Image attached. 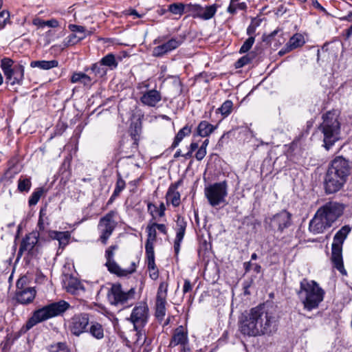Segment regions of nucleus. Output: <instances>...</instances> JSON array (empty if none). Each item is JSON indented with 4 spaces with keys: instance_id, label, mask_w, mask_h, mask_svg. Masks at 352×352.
Segmentation results:
<instances>
[{
    "instance_id": "obj_1",
    "label": "nucleus",
    "mask_w": 352,
    "mask_h": 352,
    "mask_svg": "<svg viewBox=\"0 0 352 352\" xmlns=\"http://www.w3.org/2000/svg\"><path fill=\"white\" fill-rule=\"evenodd\" d=\"M276 320L273 313L259 305L243 314L239 324L240 332L250 337L270 335L276 331Z\"/></svg>"
},
{
    "instance_id": "obj_7",
    "label": "nucleus",
    "mask_w": 352,
    "mask_h": 352,
    "mask_svg": "<svg viewBox=\"0 0 352 352\" xmlns=\"http://www.w3.org/2000/svg\"><path fill=\"white\" fill-rule=\"evenodd\" d=\"M204 193L210 206H219L226 201L228 195L227 183L223 181L211 184L205 188Z\"/></svg>"
},
{
    "instance_id": "obj_42",
    "label": "nucleus",
    "mask_w": 352,
    "mask_h": 352,
    "mask_svg": "<svg viewBox=\"0 0 352 352\" xmlns=\"http://www.w3.org/2000/svg\"><path fill=\"white\" fill-rule=\"evenodd\" d=\"M46 208H42L39 212V219L38 221L37 227L38 228V231H35L36 232L40 233V236H42L44 231H45V218L47 220V217H46Z\"/></svg>"
},
{
    "instance_id": "obj_29",
    "label": "nucleus",
    "mask_w": 352,
    "mask_h": 352,
    "mask_svg": "<svg viewBox=\"0 0 352 352\" xmlns=\"http://www.w3.org/2000/svg\"><path fill=\"white\" fill-rule=\"evenodd\" d=\"M58 63L56 60H34L30 63L31 67H38L41 69H50L54 67H56Z\"/></svg>"
},
{
    "instance_id": "obj_19",
    "label": "nucleus",
    "mask_w": 352,
    "mask_h": 352,
    "mask_svg": "<svg viewBox=\"0 0 352 352\" xmlns=\"http://www.w3.org/2000/svg\"><path fill=\"white\" fill-rule=\"evenodd\" d=\"M36 294V292L34 287H27L25 289L16 290V299L21 304H29L33 301Z\"/></svg>"
},
{
    "instance_id": "obj_4",
    "label": "nucleus",
    "mask_w": 352,
    "mask_h": 352,
    "mask_svg": "<svg viewBox=\"0 0 352 352\" xmlns=\"http://www.w3.org/2000/svg\"><path fill=\"white\" fill-rule=\"evenodd\" d=\"M69 307L67 302L59 300L34 311L32 317L27 322V329H30L38 323L63 314Z\"/></svg>"
},
{
    "instance_id": "obj_47",
    "label": "nucleus",
    "mask_w": 352,
    "mask_h": 352,
    "mask_svg": "<svg viewBox=\"0 0 352 352\" xmlns=\"http://www.w3.org/2000/svg\"><path fill=\"white\" fill-rule=\"evenodd\" d=\"M168 283L166 281H163L160 284V286L157 292V298H166L168 292Z\"/></svg>"
},
{
    "instance_id": "obj_35",
    "label": "nucleus",
    "mask_w": 352,
    "mask_h": 352,
    "mask_svg": "<svg viewBox=\"0 0 352 352\" xmlns=\"http://www.w3.org/2000/svg\"><path fill=\"white\" fill-rule=\"evenodd\" d=\"M190 132V128H189L188 126H185L184 127L181 129L176 135L175 140L171 145V148H176L179 145L180 142L184 139V138L187 135H189Z\"/></svg>"
},
{
    "instance_id": "obj_45",
    "label": "nucleus",
    "mask_w": 352,
    "mask_h": 352,
    "mask_svg": "<svg viewBox=\"0 0 352 352\" xmlns=\"http://www.w3.org/2000/svg\"><path fill=\"white\" fill-rule=\"evenodd\" d=\"M43 192H44V190L42 188H38L34 192H33V193L32 194V195L30 197V199H29V201H28L29 205L30 206L36 205L38 203V201H39L41 196L43 195Z\"/></svg>"
},
{
    "instance_id": "obj_58",
    "label": "nucleus",
    "mask_w": 352,
    "mask_h": 352,
    "mask_svg": "<svg viewBox=\"0 0 352 352\" xmlns=\"http://www.w3.org/2000/svg\"><path fill=\"white\" fill-rule=\"evenodd\" d=\"M239 0H231L230 3L227 9L228 12L230 14H234L236 12V6L235 3H237Z\"/></svg>"
},
{
    "instance_id": "obj_22",
    "label": "nucleus",
    "mask_w": 352,
    "mask_h": 352,
    "mask_svg": "<svg viewBox=\"0 0 352 352\" xmlns=\"http://www.w3.org/2000/svg\"><path fill=\"white\" fill-rule=\"evenodd\" d=\"M148 270L149 276L153 280H156L159 276L158 269L155 263V252L153 251H146Z\"/></svg>"
},
{
    "instance_id": "obj_2",
    "label": "nucleus",
    "mask_w": 352,
    "mask_h": 352,
    "mask_svg": "<svg viewBox=\"0 0 352 352\" xmlns=\"http://www.w3.org/2000/svg\"><path fill=\"white\" fill-rule=\"evenodd\" d=\"M325 292L319 284L313 280L303 278L300 283L297 295L307 311L317 309L323 301Z\"/></svg>"
},
{
    "instance_id": "obj_16",
    "label": "nucleus",
    "mask_w": 352,
    "mask_h": 352,
    "mask_svg": "<svg viewBox=\"0 0 352 352\" xmlns=\"http://www.w3.org/2000/svg\"><path fill=\"white\" fill-rule=\"evenodd\" d=\"M330 227H331V224L326 220V218H324L323 214L318 210L314 217L309 222V230L314 234H318L323 233Z\"/></svg>"
},
{
    "instance_id": "obj_49",
    "label": "nucleus",
    "mask_w": 352,
    "mask_h": 352,
    "mask_svg": "<svg viewBox=\"0 0 352 352\" xmlns=\"http://www.w3.org/2000/svg\"><path fill=\"white\" fill-rule=\"evenodd\" d=\"M254 41H255L254 37H253V36L249 37L241 47L239 52L241 54H243V53H245V52H248L252 47V45L254 43Z\"/></svg>"
},
{
    "instance_id": "obj_21",
    "label": "nucleus",
    "mask_w": 352,
    "mask_h": 352,
    "mask_svg": "<svg viewBox=\"0 0 352 352\" xmlns=\"http://www.w3.org/2000/svg\"><path fill=\"white\" fill-rule=\"evenodd\" d=\"M334 166L337 167L338 170L342 177H349L350 175L351 166L348 160L342 156L336 157L332 160Z\"/></svg>"
},
{
    "instance_id": "obj_39",
    "label": "nucleus",
    "mask_w": 352,
    "mask_h": 352,
    "mask_svg": "<svg viewBox=\"0 0 352 352\" xmlns=\"http://www.w3.org/2000/svg\"><path fill=\"white\" fill-rule=\"evenodd\" d=\"M148 210L150 214L154 217L153 212L155 211L159 217H162L165 215L166 207L164 203H161L159 207H157L152 203H148L147 205Z\"/></svg>"
},
{
    "instance_id": "obj_34",
    "label": "nucleus",
    "mask_w": 352,
    "mask_h": 352,
    "mask_svg": "<svg viewBox=\"0 0 352 352\" xmlns=\"http://www.w3.org/2000/svg\"><path fill=\"white\" fill-rule=\"evenodd\" d=\"M71 82L72 83L80 82L84 85H89L91 82V79L87 74L78 72L73 74L71 78Z\"/></svg>"
},
{
    "instance_id": "obj_64",
    "label": "nucleus",
    "mask_w": 352,
    "mask_h": 352,
    "mask_svg": "<svg viewBox=\"0 0 352 352\" xmlns=\"http://www.w3.org/2000/svg\"><path fill=\"white\" fill-rule=\"evenodd\" d=\"M125 14L133 16L134 18H141L142 15L140 14L135 10H129L125 11Z\"/></svg>"
},
{
    "instance_id": "obj_36",
    "label": "nucleus",
    "mask_w": 352,
    "mask_h": 352,
    "mask_svg": "<svg viewBox=\"0 0 352 352\" xmlns=\"http://www.w3.org/2000/svg\"><path fill=\"white\" fill-rule=\"evenodd\" d=\"M30 177L21 176L18 180V190L21 192H28L31 188Z\"/></svg>"
},
{
    "instance_id": "obj_25",
    "label": "nucleus",
    "mask_w": 352,
    "mask_h": 352,
    "mask_svg": "<svg viewBox=\"0 0 352 352\" xmlns=\"http://www.w3.org/2000/svg\"><path fill=\"white\" fill-rule=\"evenodd\" d=\"M64 284L67 292L72 294H76L83 289L81 283L76 278L72 276L67 277Z\"/></svg>"
},
{
    "instance_id": "obj_5",
    "label": "nucleus",
    "mask_w": 352,
    "mask_h": 352,
    "mask_svg": "<svg viewBox=\"0 0 352 352\" xmlns=\"http://www.w3.org/2000/svg\"><path fill=\"white\" fill-rule=\"evenodd\" d=\"M351 232V227L349 225L342 226L334 235L331 244V260L333 267L342 274H346L344 267L342 259V246L344 241Z\"/></svg>"
},
{
    "instance_id": "obj_3",
    "label": "nucleus",
    "mask_w": 352,
    "mask_h": 352,
    "mask_svg": "<svg viewBox=\"0 0 352 352\" xmlns=\"http://www.w3.org/2000/svg\"><path fill=\"white\" fill-rule=\"evenodd\" d=\"M323 122L318 127L323 134L324 147L329 150L339 140L340 123L336 111H328L322 116Z\"/></svg>"
},
{
    "instance_id": "obj_27",
    "label": "nucleus",
    "mask_w": 352,
    "mask_h": 352,
    "mask_svg": "<svg viewBox=\"0 0 352 352\" xmlns=\"http://www.w3.org/2000/svg\"><path fill=\"white\" fill-rule=\"evenodd\" d=\"M218 8L219 6L216 3L206 7L201 6L199 19L204 21L211 19L215 15Z\"/></svg>"
},
{
    "instance_id": "obj_32",
    "label": "nucleus",
    "mask_w": 352,
    "mask_h": 352,
    "mask_svg": "<svg viewBox=\"0 0 352 352\" xmlns=\"http://www.w3.org/2000/svg\"><path fill=\"white\" fill-rule=\"evenodd\" d=\"M176 225H177V234H176V238L175 241H177L178 242H182L186 231V222L185 221L184 219L178 217L176 221Z\"/></svg>"
},
{
    "instance_id": "obj_54",
    "label": "nucleus",
    "mask_w": 352,
    "mask_h": 352,
    "mask_svg": "<svg viewBox=\"0 0 352 352\" xmlns=\"http://www.w3.org/2000/svg\"><path fill=\"white\" fill-rule=\"evenodd\" d=\"M118 249V245H111L108 249L105 251V258L107 259V262L113 261L114 256V250Z\"/></svg>"
},
{
    "instance_id": "obj_46",
    "label": "nucleus",
    "mask_w": 352,
    "mask_h": 352,
    "mask_svg": "<svg viewBox=\"0 0 352 352\" xmlns=\"http://www.w3.org/2000/svg\"><path fill=\"white\" fill-rule=\"evenodd\" d=\"M50 352H70V351L66 343L57 342L50 346Z\"/></svg>"
},
{
    "instance_id": "obj_53",
    "label": "nucleus",
    "mask_w": 352,
    "mask_h": 352,
    "mask_svg": "<svg viewBox=\"0 0 352 352\" xmlns=\"http://www.w3.org/2000/svg\"><path fill=\"white\" fill-rule=\"evenodd\" d=\"M327 172L333 175V176L337 177L339 179H341L342 180H345L346 182L347 177H342L341 174L340 173V171L338 170L337 167L334 166V164L331 162V164L327 170Z\"/></svg>"
},
{
    "instance_id": "obj_28",
    "label": "nucleus",
    "mask_w": 352,
    "mask_h": 352,
    "mask_svg": "<svg viewBox=\"0 0 352 352\" xmlns=\"http://www.w3.org/2000/svg\"><path fill=\"white\" fill-rule=\"evenodd\" d=\"M217 128L207 121H201L197 126L198 135L201 137L210 135Z\"/></svg>"
},
{
    "instance_id": "obj_57",
    "label": "nucleus",
    "mask_w": 352,
    "mask_h": 352,
    "mask_svg": "<svg viewBox=\"0 0 352 352\" xmlns=\"http://www.w3.org/2000/svg\"><path fill=\"white\" fill-rule=\"evenodd\" d=\"M206 155V149L199 147L195 154V157L198 161H201Z\"/></svg>"
},
{
    "instance_id": "obj_17",
    "label": "nucleus",
    "mask_w": 352,
    "mask_h": 352,
    "mask_svg": "<svg viewBox=\"0 0 352 352\" xmlns=\"http://www.w3.org/2000/svg\"><path fill=\"white\" fill-rule=\"evenodd\" d=\"M140 102L145 106L155 107L162 100V94L157 89H150L142 92Z\"/></svg>"
},
{
    "instance_id": "obj_18",
    "label": "nucleus",
    "mask_w": 352,
    "mask_h": 352,
    "mask_svg": "<svg viewBox=\"0 0 352 352\" xmlns=\"http://www.w3.org/2000/svg\"><path fill=\"white\" fill-rule=\"evenodd\" d=\"M346 183L345 180L338 178L327 172L324 179V189L327 194H332L339 191Z\"/></svg>"
},
{
    "instance_id": "obj_6",
    "label": "nucleus",
    "mask_w": 352,
    "mask_h": 352,
    "mask_svg": "<svg viewBox=\"0 0 352 352\" xmlns=\"http://www.w3.org/2000/svg\"><path fill=\"white\" fill-rule=\"evenodd\" d=\"M14 61L10 58H3L1 60V68L6 77V83L11 85L23 83L25 68L23 65L18 64L13 67Z\"/></svg>"
},
{
    "instance_id": "obj_30",
    "label": "nucleus",
    "mask_w": 352,
    "mask_h": 352,
    "mask_svg": "<svg viewBox=\"0 0 352 352\" xmlns=\"http://www.w3.org/2000/svg\"><path fill=\"white\" fill-rule=\"evenodd\" d=\"M166 298H157L155 302V316L159 320H162L166 315Z\"/></svg>"
},
{
    "instance_id": "obj_10",
    "label": "nucleus",
    "mask_w": 352,
    "mask_h": 352,
    "mask_svg": "<svg viewBox=\"0 0 352 352\" xmlns=\"http://www.w3.org/2000/svg\"><path fill=\"white\" fill-rule=\"evenodd\" d=\"M290 224L291 214L286 210H283L272 217H266L264 221L265 228L268 231L282 232Z\"/></svg>"
},
{
    "instance_id": "obj_23",
    "label": "nucleus",
    "mask_w": 352,
    "mask_h": 352,
    "mask_svg": "<svg viewBox=\"0 0 352 352\" xmlns=\"http://www.w3.org/2000/svg\"><path fill=\"white\" fill-rule=\"evenodd\" d=\"M147 240L145 245L146 251L154 250V243L157 238L156 228L154 223H150L146 227Z\"/></svg>"
},
{
    "instance_id": "obj_44",
    "label": "nucleus",
    "mask_w": 352,
    "mask_h": 352,
    "mask_svg": "<svg viewBox=\"0 0 352 352\" xmlns=\"http://www.w3.org/2000/svg\"><path fill=\"white\" fill-rule=\"evenodd\" d=\"M91 70L95 74V75L100 77H102L107 74V70L100 61L92 65Z\"/></svg>"
},
{
    "instance_id": "obj_61",
    "label": "nucleus",
    "mask_w": 352,
    "mask_h": 352,
    "mask_svg": "<svg viewBox=\"0 0 352 352\" xmlns=\"http://www.w3.org/2000/svg\"><path fill=\"white\" fill-rule=\"evenodd\" d=\"M59 25L58 21L56 19H52L48 21H45V26L50 28H56Z\"/></svg>"
},
{
    "instance_id": "obj_43",
    "label": "nucleus",
    "mask_w": 352,
    "mask_h": 352,
    "mask_svg": "<svg viewBox=\"0 0 352 352\" xmlns=\"http://www.w3.org/2000/svg\"><path fill=\"white\" fill-rule=\"evenodd\" d=\"M233 103L231 100H226L221 106L217 109V113H220L223 117H226L232 112Z\"/></svg>"
},
{
    "instance_id": "obj_9",
    "label": "nucleus",
    "mask_w": 352,
    "mask_h": 352,
    "mask_svg": "<svg viewBox=\"0 0 352 352\" xmlns=\"http://www.w3.org/2000/svg\"><path fill=\"white\" fill-rule=\"evenodd\" d=\"M135 294L134 289L124 292L120 284H112L107 289V298L109 302L115 306L124 305L129 300L133 298Z\"/></svg>"
},
{
    "instance_id": "obj_51",
    "label": "nucleus",
    "mask_w": 352,
    "mask_h": 352,
    "mask_svg": "<svg viewBox=\"0 0 352 352\" xmlns=\"http://www.w3.org/2000/svg\"><path fill=\"white\" fill-rule=\"evenodd\" d=\"M253 58V56L250 54H247L241 58H239L235 63V66L236 68H240L243 67L245 65L250 63Z\"/></svg>"
},
{
    "instance_id": "obj_26",
    "label": "nucleus",
    "mask_w": 352,
    "mask_h": 352,
    "mask_svg": "<svg viewBox=\"0 0 352 352\" xmlns=\"http://www.w3.org/2000/svg\"><path fill=\"white\" fill-rule=\"evenodd\" d=\"M48 236L52 239H56L58 241L60 246H65L69 240L70 234L69 232H58L50 230L48 232Z\"/></svg>"
},
{
    "instance_id": "obj_11",
    "label": "nucleus",
    "mask_w": 352,
    "mask_h": 352,
    "mask_svg": "<svg viewBox=\"0 0 352 352\" xmlns=\"http://www.w3.org/2000/svg\"><path fill=\"white\" fill-rule=\"evenodd\" d=\"M39 232H32L26 234L21 241L18 256H21L24 253L31 256H36L39 252Z\"/></svg>"
},
{
    "instance_id": "obj_8",
    "label": "nucleus",
    "mask_w": 352,
    "mask_h": 352,
    "mask_svg": "<svg viewBox=\"0 0 352 352\" xmlns=\"http://www.w3.org/2000/svg\"><path fill=\"white\" fill-rule=\"evenodd\" d=\"M117 214V211L111 210L100 218L98 222V231L100 234L99 240L104 245L107 244L108 239L111 236L118 225V223L114 219Z\"/></svg>"
},
{
    "instance_id": "obj_56",
    "label": "nucleus",
    "mask_w": 352,
    "mask_h": 352,
    "mask_svg": "<svg viewBox=\"0 0 352 352\" xmlns=\"http://www.w3.org/2000/svg\"><path fill=\"white\" fill-rule=\"evenodd\" d=\"M69 29L73 32H80L83 33L85 31V28L81 25H77L74 24H71L69 25Z\"/></svg>"
},
{
    "instance_id": "obj_37",
    "label": "nucleus",
    "mask_w": 352,
    "mask_h": 352,
    "mask_svg": "<svg viewBox=\"0 0 352 352\" xmlns=\"http://www.w3.org/2000/svg\"><path fill=\"white\" fill-rule=\"evenodd\" d=\"M201 11V6L199 4H192V3L186 4V13H188L190 16H191L194 19H196V18L199 19Z\"/></svg>"
},
{
    "instance_id": "obj_20",
    "label": "nucleus",
    "mask_w": 352,
    "mask_h": 352,
    "mask_svg": "<svg viewBox=\"0 0 352 352\" xmlns=\"http://www.w3.org/2000/svg\"><path fill=\"white\" fill-rule=\"evenodd\" d=\"M105 265L111 273L115 274L118 276H126L132 274L135 270V265L134 263H132V267L130 269L126 270L122 269L114 260L106 262Z\"/></svg>"
},
{
    "instance_id": "obj_52",
    "label": "nucleus",
    "mask_w": 352,
    "mask_h": 352,
    "mask_svg": "<svg viewBox=\"0 0 352 352\" xmlns=\"http://www.w3.org/2000/svg\"><path fill=\"white\" fill-rule=\"evenodd\" d=\"M10 21V13L7 10L0 12V30L3 29Z\"/></svg>"
},
{
    "instance_id": "obj_62",
    "label": "nucleus",
    "mask_w": 352,
    "mask_h": 352,
    "mask_svg": "<svg viewBox=\"0 0 352 352\" xmlns=\"http://www.w3.org/2000/svg\"><path fill=\"white\" fill-rule=\"evenodd\" d=\"M32 24L38 28H43L45 27V21L39 17H36L33 19Z\"/></svg>"
},
{
    "instance_id": "obj_60",
    "label": "nucleus",
    "mask_w": 352,
    "mask_h": 352,
    "mask_svg": "<svg viewBox=\"0 0 352 352\" xmlns=\"http://www.w3.org/2000/svg\"><path fill=\"white\" fill-rule=\"evenodd\" d=\"M135 331L137 332L136 336H138L136 342L140 344H144L145 341V336L144 334L141 331V329H139Z\"/></svg>"
},
{
    "instance_id": "obj_55",
    "label": "nucleus",
    "mask_w": 352,
    "mask_h": 352,
    "mask_svg": "<svg viewBox=\"0 0 352 352\" xmlns=\"http://www.w3.org/2000/svg\"><path fill=\"white\" fill-rule=\"evenodd\" d=\"M26 280V277H22L19 279L16 282V290H23L27 289L28 287L25 286Z\"/></svg>"
},
{
    "instance_id": "obj_14",
    "label": "nucleus",
    "mask_w": 352,
    "mask_h": 352,
    "mask_svg": "<svg viewBox=\"0 0 352 352\" xmlns=\"http://www.w3.org/2000/svg\"><path fill=\"white\" fill-rule=\"evenodd\" d=\"M89 323V315L85 313H80L75 314L71 318L69 321L68 328L73 335L79 336L86 331Z\"/></svg>"
},
{
    "instance_id": "obj_13",
    "label": "nucleus",
    "mask_w": 352,
    "mask_h": 352,
    "mask_svg": "<svg viewBox=\"0 0 352 352\" xmlns=\"http://www.w3.org/2000/svg\"><path fill=\"white\" fill-rule=\"evenodd\" d=\"M148 317V306L145 303H140L133 309L129 320L133 323L134 329L138 330L147 323Z\"/></svg>"
},
{
    "instance_id": "obj_50",
    "label": "nucleus",
    "mask_w": 352,
    "mask_h": 352,
    "mask_svg": "<svg viewBox=\"0 0 352 352\" xmlns=\"http://www.w3.org/2000/svg\"><path fill=\"white\" fill-rule=\"evenodd\" d=\"M84 36H77L75 34H71L69 36H68L65 41V45H74L76 44L80 41L82 40L84 38Z\"/></svg>"
},
{
    "instance_id": "obj_33",
    "label": "nucleus",
    "mask_w": 352,
    "mask_h": 352,
    "mask_svg": "<svg viewBox=\"0 0 352 352\" xmlns=\"http://www.w3.org/2000/svg\"><path fill=\"white\" fill-rule=\"evenodd\" d=\"M166 199L167 203H170L175 207H177L180 204V194L177 190L168 189Z\"/></svg>"
},
{
    "instance_id": "obj_38",
    "label": "nucleus",
    "mask_w": 352,
    "mask_h": 352,
    "mask_svg": "<svg viewBox=\"0 0 352 352\" xmlns=\"http://www.w3.org/2000/svg\"><path fill=\"white\" fill-rule=\"evenodd\" d=\"M186 4H184L182 3H175L170 4L168 8V10L176 15H182L184 13H186Z\"/></svg>"
},
{
    "instance_id": "obj_31",
    "label": "nucleus",
    "mask_w": 352,
    "mask_h": 352,
    "mask_svg": "<svg viewBox=\"0 0 352 352\" xmlns=\"http://www.w3.org/2000/svg\"><path fill=\"white\" fill-rule=\"evenodd\" d=\"M89 333L96 339L101 340L104 338V329L102 324L97 322L90 323Z\"/></svg>"
},
{
    "instance_id": "obj_12",
    "label": "nucleus",
    "mask_w": 352,
    "mask_h": 352,
    "mask_svg": "<svg viewBox=\"0 0 352 352\" xmlns=\"http://www.w3.org/2000/svg\"><path fill=\"white\" fill-rule=\"evenodd\" d=\"M344 210V207L342 204L333 201L328 202L318 208V210L331 226L343 214Z\"/></svg>"
},
{
    "instance_id": "obj_48",
    "label": "nucleus",
    "mask_w": 352,
    "mask_h": 352,
    "mask_svg": "<svg viewBox=\"0 0 352 352\" xmlns=\"http://www.w3.org/2000/svg\"><path fill=\"white\" fill-rule=\"evenodd\" d=\"M126 186L124 180L118 174V177L116 182V187L113 191V197H118L120 193L124 189Z\"/></svg>"
},
{
    "instance_id": "obj_24",
    "label": "nucleus",
    "mask_w": 352,
    "mask_h": 352,
    "mask_svg": "<svg viewBox=\"0 0 352 352\" xmlns=\"http://www.w3.org/2000/svg\"><path fill=\"white\" fill-rule=\"evenodd\" d=\"M187 339V334L184 332L183 327L180 326L175 329L170 346H175L178 344H184Z\"/></svg>"
},
{
    "instance_id": "obj_63",
    "label": "nucleus",
    "mask_w": 352,
    "mask_h": 352,
    "mask_svg": "<svg viewBox=\"0 0 352 352\" xmlns=\"http://www.w3.org/2000/svg\"><path fill=\"white\" fill-rule=\"evenodd\" d=\"M154 223V226L155 227L156 229H157L162 233L166 234L167 229L164 224H160V223Z\"/></svg>"
},
{
    "instance_id": "obj_41",
    "label": "nucleus",
    "mask_w": 352,
    "mask_h": 352,
    "mask_svg": "<svg viewBox=\"0 0 352 352\" xmlns=\"http://www.w3.org/2000/svg\"><path fill=\"white\" fill-rule=\"evenodd\" d=\"M288 43H289L290 46H292V47L294 50L302 46L305 44V41L304 36L302 34H295L290 38Z\"/></svg>"
},
{
    "instance_id": "obj_15",
    "label": "nucleus",
    "mask_w": 352,
    "mask_h": 352,
    "mask_svg": "<svg viewBox=\"0 0 352 352\" xmlns=\"http://www.w3.org/2000/svg\"><path fill=\"white\" fill-rule=\"evenodd\" d=\"M184 41V37L181 36L172 38L166 43L155 47L153 50V54L155 56H162L165 54L177 49L182 44Z\"/></svg>"
},
{
    "instance_id": "obj_59",
    "label": "nucleus",
    "mask_w": 352,
    "mask_h": 352,
    "mask_svg": "<svg viewBox=\"0 0 352 352\" xmlns=\"http://www.w3.org/2000/svg\"><path fill=\"white\" fill-rule=\"evenodd\" d=\"M192 289V285L188 279L184 280V284L183 287V293L185 294Z\"/></svg>"
},
{
    "instance_id": "obj_40",
    "label": "nucleus",
    "mask_w": 352,
    "mask_h": 352,
    "mask_svg": "<svg viewBox=\"0 0 352 352\" xmlns=\"http://www.w3.org/2000/svg\"><path fill=\"white\" fill-rule=\"evenodd\" d=\"M100 62L104 66L109 67L111 69H116L118 67V62L116 60V57L113 54H108L104 56Z\"/></svg>"
}]
</instances>
